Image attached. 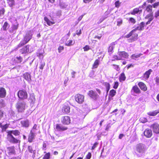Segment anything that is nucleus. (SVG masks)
Instances as JSON below:
<instances>
[{"label":"nucleus","instance_id":"f257e3e1","mask_svg":"<svg viewBox=\"0 0 159 159\" xmlns=\"http://www.w3.org/2000/svg\"><path fill=\"white\" fill-rule=\"evenodd\" d=\"M33 34V31L32 30L27 31L24 36L23 39L20 41L17 47L18 48L20 47L29 42L32 39Z\"/></svg>","mask_w":159,"mask_h":159},{"label":"nucleus","instance_id":"f03ea898","mask_svg":"<svg viewBox=\"0 0 159 159\" xmlns=\"http://www.w3.org/2000/svg\"><path fill=\"white\" fill-rule=\"evenodd\" d=\"M7 135V139L10 142L12 143H17L19 140L14 137L13 135L17 136L19 134L20 132L17 130H12L8 131Z\"/></svg>","mask_w":159,"mask_h":159},{"label":"nucleus","instance_id":"7ed1b4c3","mask_svg":"<svg viewBox=\"0 0 159 159\" xmlns=\"http://www.w3.org/2000/svg\"><path fill=\"white\" fill-rule=\"evenodd\" d=\"M147 150V148L144 144L139 143L137 144L135 147V150L141 155H143L145 153Z\"/></svg>","mask_w":159,"mask_h":159},{"label":"nucleus","instance_id":"20e7f679","mask_svg":"<svg viewBox=\"0 0 159 159\" xmlns=\"http://www.w3.org/2000/svg\"><path fill=\"white\" fill-rule=\"evenodd\" d=\"M25 103L23 101H19L17 103L16 107L19 112H22L25 108Z\"/></svg>","mask_w":159,"mask_h":159},{"label":"nucleus","instance_id":"39448f33","mask_svg":"<svg viewBox=\"0 0 159 159\" xmlns=\"http://www.w3.org/2000/svg\"><path fill=\"white\" fill-rule=\"evenodd\" d=\"M18 97L21 99H25L27 98L28 95L25 90H20L18 93Z\"/></svg>","mask_w":159,"mask_h":159},{"label":"nucleus","instance_id":"423d86ee","mask_svg":"<svg viewBox=\"0 0 159 159\" xmlns=\"http://www.w3.org/2000/svg\"><path fill=\"white\" fill-rule=\"evenodd\" d=\"M117 54L120 57L121 60H123L124 59L128 58L129 57L128 53L125 51H118Z\"/></svg>","mask_w":159,"mask_h":159},{"label":"nucleus","instance_id":"0eeeda50","mask_svg":"<svg viewBox=\"0 0 159 159\" xmlns=\"http://www.w3.org/2000/svg\"><path fill=\"white\" fill-rule=\"evenodd\" d=\"M150 127L152 129L154 133L159 134V125L157 123H155L151 125Z\"/></svg>","mask_w":159,"mask_h":159},{"label":"nucleus","instance_id":"6e6552de","mask_svg":"<svg viewBox=\"0 0 159 159\" xmlns=\"http://www.w3.org/2000/svg\"><path fill=\"white\" fill-rule=\"evenodd\" d=\"M75 101L79 103H82L84 102V97L83 95L78 94L75 96Z\"/></svg>","mask_w":159,"mask_h":159},{"label":"nucleus","instance_id":"1a4fd4ad","mask_svg":"<svg viewBox=\"0 0 159 159\" xmlns=\"http://www.w3.org/2000/svg\"><path fill=\"white\" fill-rule=\"evenodd\" d=\"M19 24L17 23L16 20H15V23L12 24L11 29L9 31L11 33H15L18 29Z\"/></svg>","mask_w":159,"mask_h":159},{"label":"nucleus","instance_id":"9d476101","mask_svg":"<svg viewBox=\"0 0 159 159\" xmlns=\"http://www.w3.org/2000/svg\"><path fill=\"white\" fill-rule=\"evenodd\" d=\"M30 132L36 135L37 134L40 133V131L39 127H38L37 125L35 124Z\"/></svg>","mask_w":159,"mask_h":159},{"label":"nucleus","instance_id":"9b49d317","mask_svg":"<svg viewBox=\"0 0 159 159\" xmlns=\"http://www.w3.org/2000/svg\"><path fill=\"white\" fill-rule=\"evenodd\" d=\"M20 123L22 127L25 128H28L30 125V121L27 119H24L21 120L20 121Z\"/></svg>","mask_w":159,"mask_h":159},{"label":"nucleus","instance_id":"f8f14e48","mask_svg":"<svg viewBox=\"0 0 159 159\" xmlns=\"http://www.w3.org/2000/svg\"><path fill=\"white\" fill-rule=\"evenodd\" d=\"M88 94L90 97L95 100L98 97L97 93L92 90L89 91Z\"/></svg>","mask_w":159,"mask_h":159},{"label":"nucleus","instance_id":"ddd939ff","mask_svg":"<svg viewBox=\"0 0 159 159\" xmlns=\"http://www.w3.org/2000/svg\"><path fill=\"white\" fill-rule=\"evenodd\" d=\"M61 121L64 124L68 125L70 122V118L67 116H63L62 118Z\"/></svg>","mask_w":159,"mask_h":159},{"label":"nucleus","instance_id":"4468645a","mask_svg":"<svg viewBox=\"0 0 159 159\" xmlns=\"http://www.w3.org/2000/svg\"><path fill=\"white\" fill-rule=\"evenodd\" d=\"M23 78L29 83H30L31 79V76L30 74L26 72L24 73L23 75Z\"/></svg>","mask_w":159,"mask_h":159},{"label":"nucleus","instance_id":"2eb2a0df","mask_svg":"<svg viewBox=\"0 0 159 159\" xmlns=\"http://www.w3.org/2000/svg\"><path fill=\"white\" fill-rule=\"evenodd\" d=\"M144 135L147 138H150L152 134L151 129H146L144 131Z\"/></svg>","mask_w":159,"mask_h":159},{"label":"nucleus","instance_id":"dca6fc26","mask_svg":"<svg viewBox=\"0 0 159 159\" xmlns=\"http://www.w3.org/2000/svg\"><path fill=\"white\" fill-rule=\"evenodd\" d=\"M145 26V23L143 22H141L138 26L133 30H135V31L137 30H144V27Z\"/></svg>","mask_w":159,"mask_h":159},{"label":"nucleus","instance_id":"f3484780","mask_svg":"<svg viewBox=\"0 0 159 159\" xmlns=\"http://www.w3.org/2000/svg\"><path fill=\"white\" fill-rule=\"evenodd\" d=\"M67 128L63 125L57 124L56 126V129L57 131H62L66 130Z\"/></svg>","mask_w":159,"mask_h":159},{"label":"nucleus","instance_id":"a211bd4d","mask_svg":"<svg viewBox=\"0 0 159 159\" xmlns=\"http://www.w3.org/2000/svg\"><path fill=\"white\" fill-rule=\"evenodd\" d=\"M152 71V70L151 69H150L148 71H146L143 74V78L146 80H148L150 74Z\"/></svg>","mask_w":159,"mask_h":159},{"label":"nucleus","instance_id":"6ab92c4d","mask_svg":"<svg viewBox=\"0 0 159 159\" xmlns=\"http://www.w3.org/2000/svg\"><path fill=\"white\" fill-rule=\"evenodd\" d=\"M8 127V125L7 123L5 124L4 122L0 123V127L1 128L2 131H5Z\"/></svg>","mask_w":159,"mask_h":159},{"label":"nucleus","instance_id":"aec40b11","mask_svg":"<svg viewBox=\"0 0 159 159\" xmlns=\"http://www.w3.org/2000/svg\"><path fill=\"white\" fill-rule=\"evenodd\" d=\"M6 92L5 89L3 87L0 88V97L4 98L6 96Z\"/></svg>","mask_w":159,"mask_h":159},{"label":"nucleus","instance_id":"412c9836","mask_svg":"<svg viewBox=\"0 0 159 159\" xmlns=\"http://www.w3.org/2000/svg\"><path fill=\"white\" fill-rule=\"evenodd\" d=\"M8 153L9 155L14 154L15 153V148L14 147H11L7 148Z\"/></svg>","mask_w":159,"mask_h":159},{"label":"nucleus","instance_id":"4be33fe9","mask_svg":"<svg viewBox=\"0 0 159 159\" xmlns=\"http://www.w3.org/2000/svg\"><path fill=\"white\" fill-rule=\"evenodd\" d=\"M138 35L137 34H134L133 33L131 38L128 39V42L130 43L137 40L138 39Z\"/></svg>","mask_w":159,"mask_h":159},{"label":"nucleus","instance_id":"5701e85b","mask_svg":"<svg viewBox=\"0 0 159 159\" xmlns=\"http://www.w3.org/2000/svg\"><path fill=\"white\" fill-rule=\"evenodd\" d=\"M116 42H113L110 45L108 49V52L110 53H112L113 52V49L115 48Z\"/></svg>","mask_w":159,"mask_h":159},{"label":"nucleus","instance_id":"b1692460","mask_svg":"<svg viewBox=\"0 0 159 159\" xmlns=\"http://www.w3.org/2000/svg\"><path fill=\"white\" fill-rule=\"evenodd\" d=\"M138 84L142 90L144 91H145L147 90V87L143 83L140 82L138 83Z\"/></svg>","mask_w":159,"mask_h":159},{"label":"nucleus","instance_id":"393cba45","mask_svg":"<svg viewBox=\"0 0 159 159\" xmlns=\"http://www.w3.org/2000/svg\"><path fill=\"white\" fill-rule=\"evenodd\" d=\"M29 46L27 45L20 50V52L22 54H25L29 52Z\"/></svg>","mask_w":159,"mask_h":159},{"label":"nucleus","instance_id":"a878e982","mask_svg":"<svg viewBox=\"0 0 159 159\" xmlns=\"http://www.w3.org/2000/svg\"><path fill=\"white\" fill-rule=\"evenodd\" d=\"M36 135L31 133H30L28 138V142L30 143H31L33 141V140L35 139Z\"/></svg>","mask_w":159,"mask_h":159},{"label":"nucleus","instance_id":"bb28decb","mask_svg":"<svg viewBox=\"0 0 159 159\" xmlns=\"http://www.w3.org/2000/svg\"><path fill=\"white\" fill-rule=\"evenodd\" d=\"M70 107L67 105H65L63 107L62 110L63 112L67 114L70 112Z\"/></svg>","mask_w":159,"mask_h":159},{"label":"nucleus","instance_id":"cd10ccee","mask_svg":"<svg viewBox=\"0 0 159 159\" xmlns=\"http://www.w3.org/2000/svg\"><path fill=\"white\" fill-rule=\"evenodd\" d=\"M159 113V108L153 111H150L147 113V114L150 116H156L157 114Z\"/></svg>","mask_w":159,"mask_h":159},{"label":"nucleus","instance_id":"c85d7f7f","mask_svg":"<svg viewBox=\"0 0 159 159\" xmlns=\"http://www.w3.org/2000/svg\"><path fill=\"white\" fill-rule=\"evenodd\" d=\"M152 6L148 5L146 7V11L149 13H153L152 11Z\"/></svg>","mask_w":159,"mask_h":159},{"label":"nucleus","instance_id":"c756f323","mask_svg":"<svg viewBox=\"0 0 159 159\" xmlns=\"http://www.w3.org/2000/svg\"><path fill=\"white\" fill-rule=\"evenodd\" d=\"M100 61L98 59H97L95 61L93 66V69L96 68L98 67Z\"/></svg>","mask_w":159,"mask_h":159},{"label":"nucleus","instance_id":"7c9ffc66","mask_svg":"<svg viewBox=\"0 0 159 159\" xmlns=\"http://www.w3.org/2000/svg\"><path fill=\"white\" fill-rule=\"evenodd\" d=\"M44 20L46 22L47 24L49 25H51L55 24L54 22L50 21L48 18L46 17H44Z\"/></svg>","mask_w":159,"mask_h":159},{"label":"nucleus","instance_id":"2f4dec72","mask_svg":"<svg viewBox=\"0 0 159 159\" xmlns=\"http://www.w3.org/2000/svg\"><path fill=\"white\" fill-rule=\"evenodd\" d=\"M75 43V42L72 40H70L66 41L65 43L66 45L68 46H70Z\"/></svg>","mask_w":159,"mask_h":159},{"label":"nucleus","instance_id":"473e14b6","mask_svg":"<svg viewBox=\"0 0 159 159\" xmlns=\"http://www.w3.org/2000/svg\"><path fill=\"white\" fill-rule=\"evenodd\" d=\"M126 79V77L125 76V74L124 73H122L121 75L119 77V80L120 82H121L122 81H124Z\"/></svg>","mask_w":159,"mask_h":159},{"label":"nucleus","instance_id":"72a5a7b5","mask_svg":"<svg viewBox=\"0 0 159 159\" xmlns=\"http://www.w3.org/2000/svg\"><path fill=\"white\" fill-rule=\"evenodd\" d=\"M142 55L141 54H133L131 56V58L135 60H137V58L139 57Z\"/></svg>","mask_w":159,"mask_h":159},{"label":"nucleus","instance_id":"f704fd0d","mask_svg":"<svg viewBox=\"0 0 159 159\" xmlns=\"http://www.w3.org/2000/svg\"><path fill=\"white\" fill-rule=\"evenodd\" d=\"M28 149L29 152L31 153L34 154L35 153V150L33 148L32 146H28Z\"/></svg>","mask_w":159,"mask_h":159},{"label":"nucleus","instance_id":"c9c22d12","mask_svg":"<svg viewBox=\"0 0 159 159\" xmlns=\"http://www.w3.org/2000/svg\"><path fill=\"white\" fill-rule=\"evenodd\" d=\"M14 61L15 62L17 63H20L22 61V58L20 56H19L18 57L14 59Z\"/></svg>","mask_w":159,"mask_h":159},{"label":"nucleus","instance_id":"e433bc0d","mask_svg":"<svg viewBox=\"0 0 159 159\" xmlns=\"http://www.w3.org/2000/svg\"><path fill=\"white\" fill-rule=\"evenodd\" d=\"M132 89L134 92L136 93H140V90L136 86H134L133 87Z\"/></svg>","mask_w":159,"mask_h":159},{"label":"nucleus","instance_id":"4c0bfd02","mask_svg":"<svg viewBox=\"0 0 159 159\" xmlns=\"http://www.w3.org/2000/svg\"><path fill=\"white\" fill-rule=\"evenodd\" d=\"M9 25L7 22H6L4 23L3 26V30H6L9 27Z\"/></svg>","mask_w":159,"mask_h":159},{"label":"nucleus","instance_id":"58836bf2","mask_svg":"<svg viewBox=\"0 0 159 159\" xmlns=\"http://www.w3.org/2000/svg\"><path fill=\"white\" fill-rule=\"evenodd\" d=\"M116 91L115 90L112 89L110 91L109 95L111 97H112L116 95Z\"/></svg>","mask_w":159,"mask_h":159},{"label":"nucleus","instance_id":"ea45409f","mask_svg":"<svg viewBox=\"0 0 159 159\" xmlns=\"http://www.w3.org/2000/svg\"><path fill=\"white\" fill-rule=\"evenodd\" d=\"M142 11V10H140L139 8H136L133 10V12L132 13V14H135L138 13L139 12H141Z\"/></svg>","mask_w":159,"mask_h":159},{"label":"nucleus","instance_id":"a19ab883","mask_svg":"<svg viewBox=\"0 0 159 159\" xmlns=\"http://www.w3.org/2000/svg\"><path fill=\"white\" fill-rule=\"evenodd\" d=\"M6 105L5 103V101L2 99L0 100V109L4 107Z\"/></svg>","mask_w":159,"mask_h":159},{"label":"nucleus","instance_id":"79ce46f5","mask_svg":"<svg viewBox=\"0 0 159 159\" xmlns=\"http://www.w3.org/2000/svg\"><path fill=\"white\" fill-rule=\"evenodd\" d=\"M104 85L106 87L107 92H108L109 91L110 87V84L108 83L105 82L104 83Z\"/></svg>","mask_w":159,"mask_h":159},{"label":"nucleus","instance_id":"37998d69","mask_svg":"<svg viewBox=\"0 0 159 159\" xmlns=\"http://www.w3.org/2000/svg\"><path fill=\"white\" fill-rule=\"evenodd\" d=\"M45 62L43 61H41L40 62L39 68L40 69L42 70L44 66H45Z\"/></svg>","mask_w":159,"mask_h":159},{"label":"nucleus","instance_id":"c03bdc74","mask_svg":"<svg viewBox=\"0 0 159 159\" xmlns=\"http://www.w3.org/2000/svg\"><path fill=\"white\" fill-rule=\"evenodd\" d=\"M50 156V154L49 152L46 153L43 157V159H49Z\"/></svg>","mask_w":159,"mask_h":159},{"label":"nucleus","instance_id":"a18cd8bd","mask_svg":"<svg viewBox=\"0 0 159 159\" xmlns=\"http://www.w3.org/2000/svg\"><path fill=\"white\" fill-rule=\"evenodd\" d=\"M140 121L141 122L145 123L147 122L148 120L147 118L144 117H141L140 118Z\"/></svg>","mask_w":159,"mask_h":159},{"label":"nucleus","instance_id":"49530a36","mask_svg":"<svg viewBox=\"0 0 159 159\" xmlns=\"http://www.w3.org/2000/svg\"><path fill=\"white\" fill-rule=\"evenodd\" d=\"M135 32V30H133L131 31L128 34L125 36V37L126 38H129L130 36H132L133 35V33Z\"/></svg>","mask_w":159,"mask_h":159},{"label":"nucleus","instance_id":"de8ad7c7","mask_svg":"<svg viewBox=\"0 0 159 159\" xmlns=\"http://www.w3.org/2000/svg\"><path fill=\"white\" fill-rule=\"evenodd\" d=\"M113 59L112 60V61H115V60H121V59L120 58L119 56L117 55H114L113 57Z\"/></svg>","mask_w":159,"mask_h":159},{"label":"nucleus","instance_id":"09e8293b","mask_svg":"<svg viewBox=\"0 0 159 159\" xmlns=\"http://www.w3.org/2000/svg\"><path fill=\"white\" fill-rule=\"evenodd\" d=\"M149 13L146 16L145 18L148 19V18H151L152 17H153V13Z\"/></svg>","mask_w":159,"mask_h":159},{"label":"nucleus","instance_id":"8fccbe9b","mask_svg":"<svg viewBox=\"0 0 159 159\" xmlns=\"http://www.w3.org/2000/svg\"><path fill=\"white\" fill-rule=\"evenodd\" d=\"M152 7L154 8H156L159 6V2H157L155 3L154 4H152Z\"/></svg>","mask_w":159,"mask_h":159},{"label":"nucleus","instance_id":"3c124183","mask_svg":"<svg viewBox=\"0 0 159 159\" xmlns=\"http://www.w3.org/2000/svg\"><path fill=\"white\" fill-rule=\"evenodd\" d=\"M112 66L113 68L115 69L116 70L118 71L120 70V68L119 67V66L114 64L112 65Z\"/></svg>","mask_w":159,"mask_h":159},{"label":"nucleus","instance_id":"603ef678","mask_svg":"<svg viewBox=\"0 0 159 159\" xmlns=\"http://www.w3.org/2000/svg\"><path fill=\"white\" fill-rule=\"evenodd\" d=\"M154 17H152L151 18H148V21L146 23V25H148L150 23V22L153 19Z\"/></svg>","mask_w":159,"mask_h":159},{"label":"nucleus","instance_id":"864d4df0","mask_svg":"<svg viewBox=\"0 0 159 159\" xmlns=\"http://www.w3.org/2000/svg\"><path fill=\"white\" fill-rule=\"evenodd\" d=\"M119 85V83L118 82H116L114 83L113 88L114 89H116L117 88Z\"/></svg>","mask_w":159,"mask_h":159},{"label":"nucleus","instance_id":"5fc2aeb1","mask_svg":"<svg viewBox=\"0 0 159 159\" xmlns=\"http://www.w3.org/2000/svg\"><path fill=\"white\" fill-rule=\"evenodd\" d=\"M154 16L156 18L159 19V10L155 13Z\"/></svg>","mask_w":159,"mask_h":159},{"label":"nucleus","instance_id":"6e6d98bb","mask_svg":"<svg viewBox=\"0 0 159 159\" xmlns=\"http://www.w3.org/2000/svg\"><path fill=\"white\" fill-rule=\"evenodd\" d=\"M129 21H130L131 23H133V24L135 23L136 22V21L132 17L129 18Z\"/></svg>","mask_w":159,"mask_h":159},{"label":"nucleus","instance_id":"4d7b16f0","mask_svg":"<svg viewBox=\"0 0 159 159\" xmlns=\"http://www.w3.org/2000/svg\"><path fill=\"white\" fill-rule=\"evenodd\" d=\"M91 157V154L90 152H89L86 155L85 159H90Z\"/></svg>","mask_w":159,"mask_h":159},{"label":"nucleus","instance_id":"13d9d810","mask_svg":"<svg viewBox=\"0 0 159 159\" xmlns=\"http://www.w3.org/2000/svg\"><path fill=\"white\" fill-rule=\"evenodd\" d=\"M120 4V2L119 1H116L115 3V7H119Z\"/></svg>","mask_w":159,"mask_h":159},{"label":"nucleus","instance_id":"bf43d9fd","mask_svg":"<svg viewBox=\"0 0 159 159\" xmlns=\"http://www.w3.org/2000/svg\"><path fill=\"white\" fill-rule=\"evenodd\" d=\"M122 22V20L121 19L119 20L117 22V25L120 26L121 25Z\"/></svg>","mask_w":159,"mask_h":159},{"label":"nucleus","instance_id":"052dcab7","mask_svg":"<svg viewBox=\"0 0 159 159\" xmlns=\"http://www.w3.org/2000/svg\"><path fill=\"white\" fill-rule=\"evenodd\" d=\"M98 144V142L95 143L93 144V146H92V150H94V149L97 147V146Z\"/></svg>","mask_w":159,"mask_h":159},{"label":"nucleus","instance_id":"680f3d73","mask_svg":"<svg viewBox=\"0 0 159 159\" xmlns=\"http://www.w3.org/2000/svg\"><path fill=\"white\" fill-rule=\"evenodd\" d=\"M64 47L63 46H60L58 48V50L59 53H61L62 51L63 50Z\"/></svg>","mask_w":159,"mask_h":159},{"label":"nucleus","instance_id":"e2e57ef3","mask_svg":"<svg viewBox=\"0 0 159 159\" xmlns=\"http://www.w3.org/2000/svg\"><path fill=\"white\" fill-rule=\"evenodd\" d=\"M83 48L84 51H86L89 49V47L88 45H86Z\"/></svg>","mask_w":159,"mask_h":159},{"label":"nucleus","instance_id":"0e129e2a","mask_svg":"<svg viewBox=\"0 0 159 159\" xmlns=\"http://www.w3.org/2000/svg\"><path fill=\"white\" fill-rule=\"evenodd\" d=\"M47 146L46 144L44 143L43 144V150H46V147Z\"/></svg>","mask_w":159,"mask_h":159},{"label":"nucleus","instance_id":"69168bd1","mask_svg":"<svg viewBox=\"0 0 159 159\" xmlns=\"http://www.w3.org/2000/svg\"><path fill=\"white\" fill-rule=\"evenodd\" d=\"M56 15L57 16H60L61 15V11L59 10L57 11Z\"/></svg>","mask_w":159,"mask_h":159},{"label":"nucleus","instance_id":"338daca9","mask_svg":"<svg viewBox=\"0 0 159 159\" xmlns=\"http://www.w3.org/2000/svg\"><path fill=\"white\" fill-rule=\"evenodd\" d=\"M76 73V72L74 71H73L71 73L72 77L73 78H74L75 77V75Z\"/></svg>","mask_w":159,"mask_h":159},{"label":"nucleus","instance_id":"774afa93","mask_svg":"<svg viewBox=\"0 0 159 159\" xmlns=\"http://www.w3.org/2000/svg\"><path fill=\"white\" fill-rule=\"evenodd\" d=\"M156 84L157 85H159V77H156L155 80Z\"/></svg>","mask_w":159,"mask_h":159}]
</instances>
